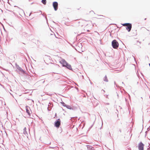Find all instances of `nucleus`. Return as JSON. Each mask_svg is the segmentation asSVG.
<instances>
[{"mask_svg":"<svg viewBox=\"0 0 150 150\" xmlns=\"http://www.w3.org/2000/svg\"><path fill=\"white\" fill-rule=\"evenodd\" d=\"M132 27V24L130 23H129L126 27V29L128 30V32H129L130 31L131 28Z\"/></svg>","mask_w":150,"mask_h":150,"instance_id":"423d86ee","label":"nucleus"},{"mask_svg":"<svg viewBox=\"0 0 150 150\" xmlns=\"http://www.w3.org/2000/svg\"><path fill=\"white\" fill-rule=\"evenodd\" d=\"M136 35H137V33H136Z\"/></svg>","mask_w":150,"mask_h":150,"instance_id":"a211bd4d","label":"nucleus"},{"mask_svg":"<svg viewBox=\"0 0 150 150\" xmlns=\"http://www.w3.org/2000/svg\"><path fill=\"white\" fill-rule=\"evenodd\" d=\"M53 6L55 11L57 10L58 4L57 2L55 1L53 3Z\"/></svg>","mask_w":150,"mask_h":150,"instance_id":"7ed1b4c3","label":"nucleus"},{"mask_svg":"<svg viewBox=\"0 0 150 150\" xmlns=\"http://www.w3.org/2000/svg\"><path fill=\"white\" fill-rule=\"evenodd\" d=\"M112 45L113 47L117 49L118 47L119 44L118 42L115 40H113L112 42Z\"/></svg>","mask_w":150,"mask_h":150,"instance_id":"f257e3e1","label":"nucleus"},{"mask_svg":"<svg viewBox=\"0 0 150 150\" xmlns=\"http://www.w3.org/2000/svg\"><path fill=\"white\" fill-rule=\"evenodd\" d=\"M129 24V23H124V24H122L123 25V26H127Z\"/></svg>","mask_w":150,"mask_h":150,"instance_id":"f8f14e48","label":"nucleus"},{"mask_svg":"<svg viewBox=\"0 0 150 150\" xmlns=\"http://www.w3.org/2000/svg\"><path fill=\"white\" fill-rule=\"evenodd\" d=\"M104 80L105 81H108V79L106 76H105L104 78Z\"/></svg>","mask_w":150,"mask_h":150,"instance_id":"ddd939ff","label":"nucleus"},{"mask_svg":"<svg viewBox=\"0 0 150 150\" xmlns=\"http://www.w3.org/2000/svg\"><path fill=\"white\" fill-rule=\"evenodd\" d=\"M129 149L130 150H131V149L130 148Z\"/></svg>","mask_w":150,"mask_h":150,"instance_id":"dca6fc26","label":"nucleus"},{"mask_svg":"<svg viewBox=\"0 0 150 150\" xmlns=\"http://www.w3.org/2000/svg\"><path fill=\"white\" fill-rule=\"evenodd\" d=\"M42 3L45 5L46 4V0H42Z\"/></svg>","mask_w":150,"mask_h":150,"instance_id":"9b49d317","label":"nucleus"},{"mask_svg":"<svg viewBox=\"0 0 150 150\" xmlns=\"http://www.w3.org/2000/svg\"><path fill=\"white\" fill-rule=\"evenodd\" d=\"M65 67H66L68 69L70 70H71L72 69L70 65L68 63L67 64V65H66V66H65Z\"/></svg>","mask_w":150,"mask_h":150,"instance_id":"9d476101","label":"nucleus"},{"mask_svg":"<svg viewBox=\"0 0 150 150\" xmlns=\"http://www.w3.org/2000/svg\"><path fill=\"white\" fill-rule=\"evenodd\" d=\"M30 108L28 106H26V112L28 113V115L29 116H30L31 113H30V111L29 110V109Z\"/></svg>","mask_w":150,"mask_h":150,"instance_id":"1a4fd4ad","label":"nucleus"},{"mask_svg":"<svg viewBox=\"0 0 150 150\" xmlns=\"http://www.w3.org/2000/svg\"><path fill=\"white\" fill-rule=\"evenodd\" d=\"M144 144L142 142H140L138 144V148L139 150H144Z\"/></svg>","mask_w":150,"mask_h":150,"instance_id":"f03ea898","label":"nucleus"},{"mask_svg":"<svg viewBox=\"0 0 150 150\" xmlns=\"http://www.w3.org/2000/svg\"><path fill=\"white\" fill-rule=\"evenodd\" d=\"M60 125V119H58L55 122V126L57 127H59Z\"/></svg>","mask_w":150,"mask_h":150,"instance_id":"20e7f679","label":"nucleus"},{"mask_svg":"<svg viewBox=\"0 0 150 150\" xmlns=\"http://www.w3.org/2000/svg\"><path fill=\"white\" fill-rule=\"evenodd\" d=\"M149 66L150 67V64H149Z\"/></svg>","mask_w":150,"mask_h":150,"instance_id":"f3484780","label":"nucleus"},{"mask_svg":"<svg viewBox=\"0 0 150 150\" xmlns=\"http://www.w3.org/2000/svg\"><path fill=\"white\" fill-rule=\"evenodd\" d=\"M59 62L64 67H65V66H66V65L67 64V62L64 59L61 60Z\"/></svg>","mask_w":150,"mask_h":150,"instance_id":"39448f33","label":"nucleus"},{"mask_svg":"<svg viewBox=\"0 0 150 150\" xmlns=\"http://www.w3.org/2000/svg\"><path fill=\"white\" fill-rule=\"evenodd\" d=\"M31 13H30L29 16H30V15L31 14Z\"/></svg>","mask_w":150,"mask_h":150,"instance_id":"2eb2a0df","label":"nucleus"},{"mask_svg":"<svg viewBox=\"0 0 150 150\" xmlns=\"http://www.w3.org/2000/svg\"><path fill=\"white\" fill-rule=\"evenodd\" d=\"M85 21L83 20H82L79 22V26H82L84 25V22Z\"/></svg>","mask_w":150,"mask_h":150,"instance_id":"6e6552de","label":"nucleus"},{"mask_svg":"<svg viewBox=\"0 0 150 150\" xmlns=\"http://www.w3.org/2000/svg\"><path fill=\"white\" fill-rule=\"evenodd\" d=\"M26 128L25 127L24 128V134H25L27 133V132L26 131Z\"/></svg>","mask_w":150,"mask_h":150,"instance_id":"4468645a","label":"nucleus"},{"mask_svg":"<svg viewBox=\"0 0 150 150\" xmlns=\"http://www.w3.org/2000/svg\"><path fill=\"white\" fill-rule=\"evenodd\" d=\"M105 18V16L102 15H98L97 17V18L98 19H103Z\"/></svg>","mask_w":150,"mask_h":150,"instance_id":"0eeeda50","label":"nucleus"}]
</instances>
